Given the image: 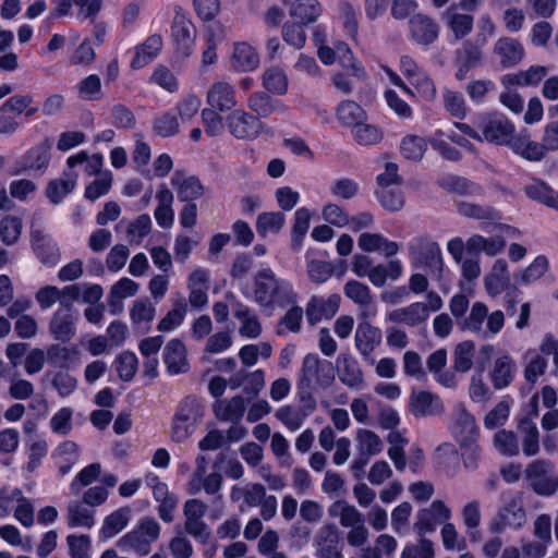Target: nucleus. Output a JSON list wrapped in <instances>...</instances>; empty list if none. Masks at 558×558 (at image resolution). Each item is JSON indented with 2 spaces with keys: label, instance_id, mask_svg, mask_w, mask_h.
I'll use <instances>...</instances> for the list:
<instances>
[{
  "label": "nucleus",
  "instance_id": "58836bf2",
  "mask_svg": "<svg viewBox=\"0 0 558 558\" xmlns=\"http://www.w3.org/2000/svg\"><path fill=\"white\" fill-rule=\"evenodd\" d=\"M465 247L470 253H484L489 257H495L504 252L506 240L500 234L489 238L473 234L465 241Z\"/></svg>",
  "mask_w": 558,
  "mask_h": 558
},
{
  "label": "nucleus",
  "instance_id": "6e6552de",
  "mask_svg": "<svg viewBox=\"0 0 558 558\" xmlns=\"http://www.w3.org/2000/svg\"><path fill=\"white\" fill-rule=\"evenodd\" d=\"M231 135L238 140L253 141L263 131V123L243 109H235L226 118Z\"/></svg>",
  "mask_w": 558,
  "mask_h": 558
},
{
  "label": "nucleus",
  "instance_id": "c85d7f7f",
  "mask_svg": "<svg viewBox=\"0 0 558 558\" xmlns=\"http://www.w3.org/2000/svg\"><path fill=\"white\" fill-rule=\"evenodd\" d=\"M163 361L169 374L178 375L189 371L187 352L180 339H171L163 349Z\"/></svg>",
  "mask_w": 558,
  "mask_h": 558
},
{
  "label": "nucleus",
  "instance_id": "ea45409f",
  "mask_svg": "<svg viewBox=\"0 0 558 558\" xmlns=\"http://www.w3.org/2000/svg\"><path fill=\"white\" fill-rule=\"evenodd\" d=\"M138 283L134 280L123 277L119 279L110 289L108 303L110 313L117 315L123 310V300L134 296L138 291Z\"/></svg>",
  "mask_w": 558,
  "mask_h": 558
},
{
  "label": "nucleus",
  "instance_id": "4d7b16f0",
  "mask_svg": "<svg viewBox=\"0 0 558 558\" xmlns=\"http://www.w3.org/2000/svg\"><path fill=\"white\" fill-rule=\"evenodd\" d=\"M331 517L339 518V522L344 527H351L364 522L363 514L352 505L343 500L335 501L328 509Z\"/></svg>",
  "mask_w": 558,
  "mask_h": 558
},
{
  "label": "nucleus",
  "instance_id": "bf43d9fd",
  "mask_svg": "<svg viewBox=\"0 0 558 558\" xmlns=\"http://www.w3.org/2000/svg\"><path fill=\"white\" fill-rule=\"evenodd\" d=\"M356 449L362 457L371 458L381 452L384 444L378 435L365 428L356 432Z\"/></svg>",
  "mask_w": 558,
  "mask_h": 558
},
{
  "label": "nucleus",
  "instance_id": "79ce46f5",
  "mask_svg": "<svg viewBox=\"0 0 558 558\" xmlns=\"http://www.w3.org/2000/svg\"><path fill=\"white\" fill-rule=\"evenodd\" d=\"M162 46L160 35L149 36L143 44L135 47L131 66L135 70L144 68L159 54Z\"/></svg>",
  "mask_w": 558,
  "mask_h": 558
},
{
  "label": "nucleus",
  "instance_id": "4be33fe9",
  "mask_svg": "<svg viewBox=\"0 0 558 558\" xmlns=\"http://www.w3.org/2000/svg\"><path fill=\"white\" fill-rule=\"evenodd\" d=\"M409 408L416 417L434 416L444 412V404L439 397L427 390H413Z\"/></svg>",
  "mask_w": 558,
  "mask_h": 558
},
{
  "label": "nucleus",
  "instance_id": "338daca9",
  "mask_svg": "<svg viewBox=\"0 0 558 558\" xmlns=\"http://www.w3.org/2000/svg\"><path fill=\"white\" fill-rule=\"evenodd\" d=\"M76 181L77 174L72 171L65 173L60 180L51 181L46 190L47 197L58 204L74 189Z\"/></svg>",
  "mask_w": 558,
  "mask_h": 558
},
{
  "label": "nucleus",
  "instance_id": "603ef678",
  "mask_svg": "<svg viewBox=\"0 0 558 558\" xmlns=\"http://www.w3.org/2000/svg\"><path fill=\"white\" fill-rule=\"evenodd\" d=\"M131 510L126 507L120 508L107 515L102 522L99 535L109 539L119 534L130 521Z\"/></svg>",
  "mask_w": 558,
  "mask_h": 558
},
{
  "label": "nucleus",
  "instance_id": "b1692460",
  "mask_svg": "<svg viewBox=\"0 0 558 558\" xmlns=\"http://www.w3.org/2000/svg\"><path fill=\"white\" fill-rule=\"evenodd\" d=\"M73 306H59L52 314L49 331L56 340L69 341L76 332Z\"/></svg>",
  "mask_w": 558,
  "mask_h": 558
},
{
  "label": "nucleus",
  "instance_id": "423d86ee",
  "mask_svg": "<svg viewBox=\"0 0 558 558\" xmlns=\"http://www.w3.org/2000/svg\"><path fill=\"white\" fill-rule=\"evenodd\" d=\"M458 213L464 217L481 220V228L487 233L500 231L510 238L518 239L521 231L509 225L500 223L499 214L490 207H483L469 202L458 204Z\"/></svg>",
  "mask_w": 558,
  "mask_h": 558
},
{
  "label": "nucleus",
  "instance_id": "37998d69",
  "mask_svg": "<svg viewBox=\"0 0 558 558\" xmlns=\"http://www.w3.org/2000/svg\"><path fill=\"white\" fill-rule=\"evenodd\" d=\"M245 411V402L242 396H235L230 400H216L213 412L219 421L238 423Z\"/></svg>",
  "mask_w": 558,
  "mask_h": 558
},
{
  "label": "nucleus",
  "instance_id": "49530a36",
  "mask_svg": "<svg viewBox=\"0 0 558 558\" xmlns=\"http://www.w3.org/2000/svg\"><path fill=\"white\" fill-rule=\"evenodd\" d=\"M248 109L259 118H267L275 111L286 112L288 107L281 100H272L263 92H255L247 99Z\"/></svg>",
  "mask_w": 558,
  "mask_h": 558
},
{
  "label": "nucleus",
  "instance_id": "cd10ccee",
  "mask_svg": "<svg viewBox=\"0 0 558 558\" xmlns=\"http://www.w3.org/2000/svg\"><path fill=\"white\" fill-rule=\"evenodd\" d=\"M429 317V311L425 303L415 302L409 306L390 311L386 314L389 322L404 324L407 326H418Z\"/></svg>",
  "mask_w": 558,
  "mask_h": 558
},
{
  "label": "nucleus",
  "instance_id": "9d476101",
  "mask_svg": "<svg viewBox=\"0 0 558 558\" xmlns=\"http://www.w3.org/2000/svg\"><path fill=\"white\" fill-rule=\"evenodd\" d=\"M171 33L175 45V56L181 59L189 58L195 46L196 28L193 22L184 15H177Z\"/></svg>",
  "mask_w": 558,
  "mask_h": 558
},
{
  "label": "nucleus",
  "instance_id": "4c0bfd02",
  "mask_svg": "<svg viewBox=\"0 0 558 558\" xmlns=\"http://www.w3.org/2000/svg\"><path fill=\"white\" fill-rule=\"evenodd\" d=\"M32 247L38 259L49 266L60 260V252L53 240L41 231L32 232Z\"/></svg>",
  "mask_w": 558,
  "mask_h": 558
},
{
  "label": "nucleus",
  "instance_id": "c756f323",
  "mask_svg": "<svg viewBox=\"0 0 558 558\" xmlns=\"http://www.w3.org/2000/svg\"><path fill=\"white\" fill-rule=\"evenodd\" d=\"M451 430L460 442L477 439L478 427L475 420L461 404L454 409Z\"/></svg>",
  "mask_w": 558,
  "mask_h": 558
},
{
  "label": "nucleus",
  "instance_id": "774afa93",
  "mask_svg": "<svg viewBox=\"0 0 558 558\" xmlns=\"http://www.w3.org/2000/svg\"><path fill=\"white\" fill-rule=\"evenodd\" d=\"M525 193L530 198L558 209V193L554 192L545 182L534 180L526 185Z\"/></svg>",
  "mask_w": 558,
  "mask_h": 558
},
{
  "label": "nucleus",
  "instance_id": "0eeeda50",
  "mask_svg": "<svg viewBox=\"0 0 558 558\" xmlns=\"http://www.w3.org/2000/svg\"><path fill=\"white\" fill-rule=\"evenodd\" d=\"M409 258L415 268L428 267L439 270L442 266L440 247L436 242L423 236L410 241Z\"/></svg>",
  "mask_w": 558,
  "mask_h": 558
},
{
  "label": "nucleus",
  "instance_id": "de8ad7c7",
  "mask_svg": "<svg viewBox=\"0 0 558 558\" xmlns=\"http://www.w3.org/2000/svg\"><path fill=\"white\" fill-rule=\"evenodd\" d=\"M515 364L513 359L505 354L494 362L490 371V380L496 389H504L510 385L513 379Z\"/></svg>",
  "mask_w": 558,
  "mask_h": 558
},
{
  "label": "nucleus",
  "instance_id": "a19ab883",
  "mask_svg": "<svg viewBox=\"0 0 558 558\" xmlns=\"http://www.w3.org/2000/svg\"><path fill=\"white\" fill-rule=\"evenodd\" d=\"M290 16L302 25L315 23L323 14L318 0H294L289 8Z\"/></svg>",
  "mask_w": 558,
  "mask_h": 558
},
{
  "label": "nucleus",
  "instance_id": "a18cd8bd",
  "mask_svg": "<svg viewBox=\"0 0 558 558\" xmlns=\"http://www.w3.org/2000/svg\"><path fill=\"white\" fill-rule=\"evenodd\" d=\"M156 315V307L148 299L135 300L130 307L132 325L143 331H148Z\"/></svg>",
  "mask_w": 558,
  "mask_h": 558
},
{
  "label": "nucleus",
  "instance_id": "ddd939ff",
  "mask_svg": "<svg viewBox=\"0 0 558 558\" xmlns=\"http://www.w3.org/2000/svg\"><path fill=\"white\" fill-rule=\"evenodd\" d=\"M450 142L465 149L473 148L464 136L454 132L445 133L442 130H436L429 137V144L434 150L445 159L457 161L461 158V154L451 146Z\"/></svg>",
  "mask_w": 558,
  "mask_h": 558
},
{
  "label": "nucleus",
  "instance_id": "1a4fd4ad",
  "mask_svg": "<svg viewBox=\"0 0 558 558\" xmlns=\"http://www.w3.org/2000/svg\"><path fill=\"white\" fill-rule=\"evenodd\" d=\"M80 295L81 288L77 284H69L63 288L45 286L36 292L35 299L41 310H48L56 303H59V306H73Z\"/></svg>",
  "mask_w": 558,
  "mask_h": 558
},
{
  "label": "nucleus",
  "instance_id": "680f3d73",
  "mask_svg": "<svg viewBox=\"0 0 558 558\" xmlns=\"http://www.w3.org/2000/svg\"><path fill=\"white\" fill-rule=\"evenodd\" d=\"M337 119L343 125L355 128L357 124L366 120L364 109L356 102L344 100L337 107Z\"/></svg>",
  "mask_w": 558,
  "mask_h": 558
},
{
  "label": "nucleus",
  "instance_id": "f257e3e1",
  "mask_svg": "<svg viewBox=\"0 0 558 558\" xmlns=\"http://www.w3.org/2000/svg\"><path fill=\"white\" fill-rule=\"evenodd\" d=\"M248 298L264 311L271 313L276 307H284L296 301L293 284L278 277L269 267L256 271Z\"/></svg>",
  "mask_w": 558,
  "mask_h": 558
},
{
  "label": "nucleus",
  "instance_id": "473e14b6",
  "mask_svg": "<svg viewBox=\"0 0 558 558\" xmlns=\"http://www.w3.org/2000/svg\"><path fill=\"white\" fill-rule=\"evenodd\" d=\"M171 184L175 189L178 198L181 202H193L204 193L203 185L197 178L186 175L179 170L172 174Z\"/></svg>",
  "mask_w": 558,
  "mask_h": 558
},
{
  "label": "nucleus",
  "instance_id": "5701e85b",
  "mask_svg": "<svg viewBox=\"0 0 558 558\" xmlns=\"http://www.w3.org/2000/svg\"><path fill=\"white\" fill-rule=\"evenodd\" d=\"M210 108L225 112L236 107L238 100L234 86L226 81H217L210 85L206 95Z\"/></svg>",
  "mask_w": 558,
  "mask_h": 558
},
{
  "label": "nucleus",
  "instance_id": "20e7f679",
  "mask_svg": "<svg viewBox=\"0 0 558 558\" xmlns=\"http://www.w3.org/2000/svg\"><path fill=\"white\" fill-rule=\"evenodd\" d=\"M160 535L159 523L150 518H144L117 543V546L125 553H134L145 556L150 551L151 544Z\"/></svg>",
  "mask_w": 558,
  "mask_h": 558
},
{
  "label": "nucleus",
  "instance_id": "39448f33",
  "mask_svg": "<svg viewBox=\"0 0 558 558\" xmlns=\"http://www.w3.org/2000/svg\"><path fill=\"white\" fill-rule=\"evenodd\" d=\"M505 325V315L500 310L488 314V307L483 302H475L469 315L461 323L463 330L481 335L482 337L496 336Z\"/></svg>",
  "mask_w": 558,
  "mask_h": 558
},
{
  "label": "nucleus",
  "instance_id": "f03ea898",
  "mask_svg": "<svg viewBox=\"0 0 558 558\" xmlns=\"http://www.w3.org/2000/svg\"><path fill=\"white\" fill-rule=\"evenodd\" d=\"M456 128L463 134L478 142H489L509 147L514 133V124L501 113L477 116L472 124L457 122Z\"/></svg>",
  "mask_w": 558,
  "mask_h": 558
},
{
  "label": "nucleus",
  "instance_id": "6ab92c4d",
  "mask_svg": "<svg viewBox=\"0 0 558 558\" xmlns=\"http://www.w3.org/2000/svg\"><path fill=\"white\" fill-rule=\"evenodd\" d=\"M451 518V509L442 500H434L430 506L417 514L415 529L420 534L434 532L439 523Z\"/></svg>",
  "mask_w": 558,
  "mask_h": 558
},
{
  "label": "nucleus",
  "instance_id": "7c9ffc66",
  "mask_svg": "<svg viewBox=\"0 0 558 558\" xmlns=\"http://www.w3.org/2000/svg\"><path fill=\"white\" fill-rule=\"evenodd\" d=\"M509 148L521 158L529 161H541L547 153L542 143L530 138L526 132H521L513 136Z\"/></svg>",
  "mask_w": 558,
  "mask_h": 558
},
{
  "label": "nucleus",
  "instance_id": "c9c22d12",
  "mask_svg": "<svg viewBox=\"0 0 558 558\" xmlns=\"http://www.w3.org/2000/svg\"><path fill=\"white\" fill-rule=\"evenodd\" d=\"M458 7L450 5L441 15V20L450 29L457 40L468 36L474 24V19L471 14L461 13Z\"/></svg>",
  "mask_w": 558,
  "mask_h": 558
},
{
  "label": "nucleus",
  "instance_id": "5fc2aeb1",
  "mask_svg": "<svg viewBox=\"0 0 558 558\" xmlns=\"http://www.w3.org/2000/svg\"><path fill=\"white\" fill-rule=\"evenodd\" d=\"M14 519L25 527H31L35 522V508L32 500L23 495L20 488H13Z\"/></svg>",
  "mask_w": 558,
  "mask_h": 558
},
{
  "label": "nucleus",
  "instance_id": "72a5a7b5",
  "mask_svg": "<svg viewBox=\"0 0 558 558\" xmlns=\"http://www.w3.org/2000/svg\"><path fill=\"white\" fill-rule=\"evenodd\" d=\"M494 53L504 68H511L524 58V47L514 38L501 37L494 46Z\"/></svg>",
  "mask_w": 558,
  "mask_h": 558
},
{
  "label": "nucleus",
  "instance_id": "9b49d317",
  "mask_svg": "<svg viewBox=\"0 0 558 558\" xmlns=\"http://www.w3.org/2000/svg\"><path fill=\"white\" fill-rule=\"evenodd\" d=\"M538 395L534 393L530 400L527 418L520 421L518 429L522 435V450L527 457L535 456L539 450V434L533 422L538 414Z\"/></svg>",
  "mask_w": 558,
  "mask_h": 558
},
{
  "label": "nucleus",
  "instance_id": "a211bd4d",
  "mask_svg": "<svg viewBox=\"0 0 558 558\" xmlns=\"http://www.w3.org/2000/svg\"><path fill=\"white\" fill-rule=\"evenodd\" d=\"M508 263L504 258L496 259L484 276V289L488 296L497 298L510 287Z\"/></svg>",
  "mask_w": 558,
  "mask_h": 558
},
{
  "label": "nucleus",
  "instance_id": "8fccbe9b",
  "mask_svg": "<svg viewBox=\"0 0 558 558\" xmlns=\"http://www.w3.org/2000/svg\"><path fill=\"white\" fill-rule=\"evenodd\" d=\"M403 275V265L398 259L389 260L386 264L374 265L369 274V281L373 286L384 287L387 280L396 281Z\"/></svg>",
  "mask_w": 558,
  "mask_h": 558
},
{
  "label": "nucleus",
  "instance_id": "7ed1b4c3",
  "mask_svg": "<svg viewBox=\"0 0 558 558\" xmlns=\"http://www.w3.org/2000/svg\"><path fill=\"white\" fill-rule=\"evenodd\" d=\"M206 413L204 402L196 397L184 398L175 409L170 424V438L177 444L190 439L201 426Z\"/></svg>",
  "mask_w": 558,
  "mask_h": 558
},
{
  "label": "nucleus",
  "instance_id": "864d4df0",
  "mask_svg": "<svg viewBox=\"0 0 558 558\" xmlns=\"http://www.w3.org/2000/svg\"><path fill=\"white\" fill-rule=\"evenodd\" d=\"M286 225V216L280 211H266L257 216L256 231L259 236L278 234Z\"/></svg>",
  "mask_w": 558,
  "mask_h": 558
},
{
  "label": "nucleus",
  "instance_id": "bb28decb",
  "mask_svg": "<svg viewBox=\"0 0 558 558\" xmlns=\"http://www.w3.org/2000/svg\"><path fill=\"white\" fill-rule=\"evenodd\" d=\"M338 376L343 385L352 389H361L364 384L363 372L355 357L341 353L336 361Z\"/></svg>",
  "mask_w": 558,
  "mask_h": 558
},
{
  "label": "nucleus",
  "instance_id": "dca6fc26",
  "mask_svg": "<svg viewBox=\"0 0 558 558\" xmlns=\"http://www.w3.org/2000/svg\"><path fill=\"white\" fill-rule=\"evenodd\" d=\"M189 304L193 308H203L208 304L209 271L196 267L187 277Z\"/></svg>",
  "mask_w": 558,
  "mask_h": 558
},
{
  "label": "nucleus",
  "instance_id": "412c9836",
  "mask_svg": "<svg viewBox=\"0 0 558 558\" xmlns=\"http://www.w3.org/2000/svg\"><path fill=\"white\" fill-rule=\"evenodd\" d=\"M383 340L381 330L367 322L357 325L354 342L355 348L364 361H369L372 354L380 345Z\"/></svg>",
  "mask_w": 558,
  "mask_h": 558
},
{
  "label": "nucleus",
  "instance_id": "2eb2a0df",
  "mask_svg": "<svg viewBox=\"0 0 558 558\" xmlns=\"http://www.w3.org/2000/svg\"><path fill=\"white\" fill-rule=\"evenodd\" d=\"M259 54L257 50L246 41H236L232 46L229 56L231 70L238 73L255 71L259 66Z\"/></svg>",
  "mask_w": 558,
  "mask_h": 558
},
{
  "label": "nucleus",
  "instance_id": "0e129e2a",
  "mask_svg": "<svg viewBox=\"0 0 558 558\" xmlns=\"http://www.w3.org/2000/svg\"><path fill=\"white\" fill-rule=\"evenodd\" d=\"M262 81L264 88L271 94L284 95L288 92L289 82L287 74L277 66L266 69Z\"/></svg>",
  "mask_w": 558,
  "mask_h": 558
},
{
  "label": "nucleus",
  "instance_id": "052dcab7",
  "mask_svg": "<svg viewBox=\"0 0 558 558\" xmlns=\"http://www.w3.org/2000/svg\"><path fill=\"white\" fill-rule=\"evenodd\" d=\"M548 269V259L539 255L525 268L514 275L515 282L521 286L533 283L541 279Z\"/></svg>",
  "mask_w": 558,
  "mask_h": 558
},
{
  "label": "nucleus",
  "instance_id": "c03bdc74",
  "mask_svg": "<svg viewBox=\"0 0 558 558\" xmlns=\"http://www.w3.org/2000/svg\"><path fill=\"white\" fill-rule=\"evenodd\" d=\"M225 39V31L221 25L213 24L206 27L204 33V49L202 51V64L208 66L217 61V47Z\"/></svg>",
  "mask_w": 558,
  "mask_h": 558
},
{
  "label": "nucleus",
  "instance_id": "09e8293b",
  "mask_svg": "<svg viewBox=\"0 0 558 558\" xmlns=\"http://www.w3.org/2000/svg\"><path fill=\"white\" fill-rule=\"evenodd\" d=\"M233 315L240 324L239 333L243 338L255 339L260 335L262 326L258 317L247 306L239 304Z\"/></svg>",
  "mask_w": 558,
  "mask_h": 558
},
{
  "label": "nucleus",
  "instance_id": "69168bd1",
  "mask_svg": "<svg viewBox=\"0 0 558 558\" xmlns=\"http://www.w3.org/2000/svg\"><path fill=\"white\" fill-rule=\"evenodd\" d=\"M23 231V220L16 215H5L0 220V240L11 246L15 244Z\"/></svg>",
  "mask_w": 558,
  "mask_h": 558
},
{
  "label": "nucleus",
  "instance_id": "e2e57ef3",
  "mask_svg": "<svg viewBox=\"0 0 558 558\" xmlns=\"http://www.w3.org/2000/svg\"><path fill=\"white\" fill-rule=\"evenodd\" d=\"M524 377L531 383L535 384L539 376H542L547 368V360L535 349H529L524 353Z\"/></svg>",
  "mask_w": 558,
  "mask_h": 558
},
{
  "label": "nucleus",
  "instance_id": "aec40b11",
  "mask_svg": "<svg viewBox=\"0 0 558 558\" xmlns=\"http://www.w3.org/2000/svg\"><path fill=\"white\" fill-rule=\"evenodd\" d=\"M341 298L339 294L329 296H313L306 306V318L311 325L324 319H330L338 312Z\"/></svg>",
  "mask_w": 558,
  "mask_h": 558
},
{
  "label": "nucleus",
  "instance_id": "a878e982",
  "mask_svg": "<svg viewBox=\"0 0 558 558\" xmlns=\"http://www.w3.org/2000/svg\"><path fill=\"white\" fill-rule=\"evenodd\" d=\"M314 547L318 558H344L339 548V535L336 526L327 524L315 536Z\"/></svg>",
  "mask_w": 558,
  "mask_h": 558
},
{
  "label": "nucleus",
  "instance_id": "2f4dec72",
  "mask_svg": "<svg viewBox=\"0 0 558 558\" xmlns=\"http://www.w3.org/2000/svg\"><path fill=\"white\" fill-rule=\"evenodd\" d=\"M343 292L347 298L361 306V315L363 317H372L376 315V307L373 303L371 289L356 280H350L344 284Z\"/></svg>",
  "mask_w": 558,
  "mask_h": 558
},
{
  "label": "nucleus",
  "instance_id": "e433bc0d",
  "mask_svg": "<svg viewBox=\"0 0 558 558\" xmlns=\"http://www.w3.org/2000/svg\"><path fill=\"white\" fill-rule=\"evenodd\" d=\"M359 247L367 253H379L391 257L399 252L397 242L390 241L379 233L364 232L357 239Z\"/></svg>",
  "mask_w": 558,
  "mask_h": 558
},
{
  "label": "nucleus",
  "instance_id": "3c124183",
  "mask_svg": "<svg viewBox=\"0 0 558 558\" xmlns=\"http://www.w3.org/2000/svg\"><path fill=\"white\" fill-rule=\"evenodd\" d=\"M320 360L317 354H307L303 360L300 372L299 386L308 389L323 384L319 375Z\"/></svg>",
  "mask_w": 558,
  "mask_h": 558
},
{
  "label": "nucleus",
  "instance_id": "f704fd0d",
  "mask_svg": "<svg viewBox=\"0 0 558 558\" xmlns=\"http://www.w3.org/2000/svg\"><path fill=\"white\" fill-rule=\"evenodd\" d=\"M80 447L72 440L60 442L51 453L54 465L63 476L80 461Z\"/></svg>",
  "mask_w": 558,
  "mask_h": 558
},
{
  "label": "nucleus",
  "instance_id": "f3484780",
  "mask_svg": "<svg viewBox=\"0 0 558 558\" xmlns=\"http://www.w3.org/2000/svg\"><path fill=\"white\" fill-rule=\"evenodd\" d=\"M50 148L51 144L48 141H44L31 148L21 158L13 173H36L45 170L50 161Z\"/></svg>",
  "mask_w": 558,
  "mask_h": 558
},
{
  "label": "nucleus",
  "instance_id": "4468645a",
  "mask_svg": "<svg viewBox=\"0 0 558 558\" xmlns=\"http://www.w3.org/2000/svg\"><path fill=\"white\" fill-rule=\"evenodd\" d=\"M411 40L418 46H428L439 36V25L430 16L416 13L409 21Z\"/></svg>",
  "mask_w": 558,
  "mask_h": 558
},
{
  "label": "nucleus",
  "instance_id": "13d9d810",
  "mask_svg": "<svg viewBox=\"0 0 558 558\" xmlns=\"http://www.w3.org/2000/svg\"><path fill=\"white\" fill-rule=\"evenodd\" d=\"M66 165L70 169L78 165H84V170L88 175H99L104 172V156L101 154L89 155L85 150H81L66 159Z\"/></svg>",
  "mask_w": 558,
  "mask_h": 558
},
{
  "label": "nucleus",
  "instance_id": "f8f14e48",
  "mask_svg": "<svg viewBox=\"0 0 558 558\" xmlns=\"http://www.w3.org/2000/svg\"><path fill=\"white\" fill-rule=\"evenodd\" d=\"M551 470L553 465L544 460L534 461L526 469V476L538 495L550 496L558 489V477L550 474Z\"/></svg>",
  "mask_w": 558,
  "mask_h": 558
},
{
  "label": "nucleus",
  "instance_id": "6e6d98bb",
  "mask_svg": "<svg viewBox=\"0 0 558 558\" xmlns=\"http://www.w3.org/2000/svg\"><path fill=\"white\" fill-rule=\"evenodd\" d=\"M65 519L69 527L90 529L95 524L94 512L78 501L68 505Z\"/></svg>",
  "mask_w": 558,
  "mask_h": 558
},
{
  "label": "nucleus",
  "instance_id": "393cba45",
  "mask_svg": "<svg viewBox=\"0 0 558 558\" xmlns=\"http://www.w3.org/2000/svg\"><path fill=\"white\" fill-rule=\"evenodd\" d=\"M207 506L198 499H189L184 504L185 530L189 534L198 538H206L209 533L203 517Z\"/></svg>",
  "mask_w": 558,
  "mask_h": 558
}]
</instances>
